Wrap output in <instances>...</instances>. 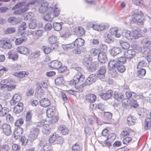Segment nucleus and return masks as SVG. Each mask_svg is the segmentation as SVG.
Returning a JSON list of instances; mask_svg holds the SVG:
<instances>
[{
    "label": "nucleus",
    "instance_id": "obj_21",
    "mask_svg": "<svg viewBox=\"0 0 151 151\" xmlns=\"http://www.w3.org/2000/svg\"><path fill=\"white\" fill-rule=\"evenodd\" d=\"M85 98L86 100L88 102L92 103L96 101V97L93 93H88L85 96Z\"/></svg>",
    "mask_w": 151,
    "mask_h": 151
},
{
    "label": "nucleus",
    "instance_id": "obj_57",
    "mask_svg": "<svg viewBox=\"0 0 151 151\" xmlns=\"http://www.w3.org/2000/svg\"><path fill=\"white\" fill-rule=\"evenodd\" d=\"M10 149V147L8 144L0 145V151H9Z\"/></svg>",
    "mask_w": 151,
    "mask_h": 151
},
{
    "label": "nucleus",
    "instance_id": "obj_45",
    "mask_svg": "<svg viewBox=\"0 0 151 151\" xmlns=\"http://www.w3.org/2000/svg\"><path fill=\"white\" fill-rule=\"evenodd\" d=\"M53 147L50 143H46L45 144L42 148L43 151H52Z\"/></svg>",
    "mask_w": 151,
    "mask_h": 151
},
{
    "label": "nucleus",
    "instance_id": "obj_64",
    "mask_svg": "<svg viewBox=\"0 0 151 151\" xmlns=\"http://www.w3.org/2000/svg\"><path fill=\"white\" fill-rule=\"evenodd\" d=\"M72 150L73 151H80L81 147L77 143H76L73 145Z\"/></svg>",
    "mask_w": 151,
    "mask_h": 151
},
{
    "label": "nucleus",
    "instance_id": "obj_15",
    "mask_svg": "<svg viewBox=\"0 0 151 151\" xmlns=\"http://www.w3.org/2000/svg\"><path fill=\"white\" fill-rule=\"evenodd\" d=\"M136 52L133 49L128 50L126 51H124L123 55L127 59L133 58L135 55Z\"/></svg>",
    "mask_w": 151,
    "mask_h": 151
},
{
    "label": "nucleus",
    "instance_id": "obj_2",
    "mask_svg": "<svg viewBox=\"0 0 151 151\" xmlns=\"http://www.w3.org/2000/svg\"><path fill=\"white\" fill-rule=\"evenodd\" d=\"M48 141L50 144L55 142V144L58 145H62L64 142V138L55 133L49 137Z\"/></svg>",
    "mask_w": 151,
    "mask_h": 151
},
{
    "label": "nucleus",
    "instance_id": "obj_47",
    "mask_svg": "<svg viewBox=\"0 0 151 151\" xmlns=\"http://www.w3.org/2000/svg\"><path fill=\"white\" fill-rule=\"evenodd\" d=\"M27 40V38L25 37H20L16 39L15 42V44L16 45H20Z\"/></svg>",
    "mask_w": 151,
    "mask_h": 151
},
{
    "label": "nucleus",
    "instance_id": "obj_63",
    "mask_svg": "<svg viewBox=\"0 0 151 151\" xmlns=\"http://www.w3.org/2000/svg\"><path fill=\"white\" fill-rule=\"evenodd\" d=\"M76 85H76L74 86L77 91L80 92H81L83 91L84 89V85H85L84 83H82L79 86H77Z\"/></svg>",
    "mask_w": 151,
    "mask_h": 151
},
{
    "label": "nucleus",
    "instance_id": "obj_62",
    "mask_svg": "<svg viewBox=\"0 0 151 151\" xmlns=\"http://www.w3.org/2000/svg\"><path fill=\"white\" fill-rule=\"evenodd\" d=\"M24 122L23 119L22 118L17 119L15 123V126L19 127L23 124Z\"/></svg>",
    "mask_w": 151,
    "mask_h": 151
},
{
    "label": "nucleus",
    "instance_id": "obj_53",
    "mask_svg": "<svg viewBox=\"0 0 151 151\" xmlns=\"http://www.w3.org/2000/svg\"><path fill=\"white\" fill-rule=\"evenodd\" d=\"M131 32L130 31L125 30L123 32V36L128 40H131Z\"/></svg>",
    "mask_w": 151,
    "mask_h": 151
},
{
    "label": "nucleus",
    "instance_id": "obj_25",
    "mask_svg": "<svg viewBox=\"0 0 151 151\" xmlns=\"http://www.w3.org/2000/svg\"><path fill=\"white\" fill-rule=\"evenodd\" d=\"M75 35L79 36H82L85 33V31L84 29L81 27H76L74 30Z\"/></svg>",
    "mask_w": 151,
    "mask_h": 151
},
{
    "label": "nucleus",
    "instance_id": "obj_40",
    "mask_svg": "<svg viewBox=\"0 0 151 151\" xmlns=\"http://www.w3.org/2000/svg\"><path fill=\"white\" fill-rule=\"evenodd\" d=\"M101 52V50L99 48H92L90 50V55L91 56H95L99 55Z\"/></svg>",
    "mask_w": 151,
    "mask_h": 151
},
{
    "label": "nucleus",
    "instance_id": "obj_52",
    "mask_svg": "<svg viewBox=\"0 0 151 151\" xmlns=\"http://www.w3.org/2000/svg\"><path fill=\"white\" fill-rule=\"evenodd\" d=\"M112 115V114L110 112H104V119L106 121L108 122L111 119Z\"/></svg>",
    "mask_w": 151,
    "mask_h": 151
},
{
    "label": "nucleus",
    "instance_id": "obj_28",
    "mask_svg": "<svg viewBox=\"0 0 151 151\" xmlns=\"http://www.w3.org/2000/svg\"><path fill=\"white\" fill-rule=\"evenodd\" d=\"M22 99L21 96L18 94L16 93L13 96L12 99L11 101V104L12 105H14L20 101Z\"/></svg>",
    "mask_w": 151,
    "mask_h": 151
},
{
    "label": "nucleus",
    "instance_id": "obj_58",
    "mask_svg": "<svg viewBox=\"0 0 151 151\" xmlns=\"http://www.w3.org/2000/svg\"><path fill=\"white\" fill-rule=\"evenodd\" d=\"M8 22L13 24H17L18 23V21L16 18L15 17H11L8 19Z\"/></svg>",
    "mask_w": 151,
    "mask_h": 151
},
{
    "label": "nucleus",
    "instance_id": "obj_31",
    "mask_svg": "<svg viewBox=\"0 0 151 151\" xmlns=\"http://www.w3.org/2000/svg\"><path fill=\"white\" fill-rule=\"evenodd\" d=\"M23 109V104L21 102L19 103L17 105L15 106L14 108L13 111L16 114H19L21 112Z\"/></svg>",
    "mask_w": 151,
    "mask_h": 151
},
{
    "label": "nucleus",
    "instance_id": "obj_26",
    "mask_svg": "<svg viewBox=\"0 0 151 151\" xmlns=\"http://www.w3.org/2000/svg\"><path fill=\"white\" fill-rule=\"evenodd\" d=\"M48 6L49 4L47 2H45L42 3L41 5L39 8V12L41 13H45L48 10Z\"/></svg>",
    "mask_w": 151,
    "mask_h": 151
},
{
    "label": "nucleus",
    "instance_id": "obj_46",
    "mask_svg": "<svg viewBox=\"0 0 151 151\" xmlns=\"http://www.w3.org/2000/svg\"><path fill=\"white\" fill-rule=\"evenodd\" d=\"M9 58L13 60H16L18 58V55L17 53H13L12 50H10L8 53Z\"/></svg>",
    "mask_w": 151,
    "mask_h": 151
},
{
    "label": "nucleus",
    "instance_id": "obj_16",
    "mask_svg": "<svg viewBox=\"0 0 151 151\" xmlns=\"http://www.w3.org/2000/svg\"><path fill=\"white\" fill-rule=\"evenodd\" d=\"M56 107L54 105H52L48 108L46 112L47 116L49 118H52L53 117L56 111Z\"/></svg>",
    "mask_w": 151,
    "mask_h": 151
},
{
    "label": "nucleus",
    "instance_id": "obj_4",
    "mask_svg": "<svg viewBox=\"0 0 151 151\" xmlns=\"http://www.w3.org/2000/svg\"><path fill=\"white\" fill-rule=\"evenodd\" d=\"M85 79V76L81 73L78 72L75 74L72 79L69 82V84L71 85H75L79 83L83 82Z\"/></svg>",
    "mask_w": 151,
    "mask_h": 151
},
{
    "label": "nucleus",
    "instance_id": "obj_42",
    "mask_svg": "<svg viewBox=\"0 0 151 151\" xmlns=\"http://www.w3.org/2000/svg\"><path fill=\"white\" fill-rule=\"evenodd\" d=\"M64 80L62 76L58 77L55 80V83L57 86L62 85L64 83Z\"/></svg>",
    "mask_w": 151,
    "mask_h": 151
},
{
    "label": "nucleus",
    "instance_id": "obj_12",
    "mask_svg": "<svg viewBox=\"0 0 151 151\" xmlns=\"http://www.w3.org/2000/svg\"><path fill=\"white\" fill-rule=\"evenodd\" d=\"M1 129L3 133L7 136H9L12 133L11 126L8 124H3L2 125Z\"/></svg>",
    "mask_w": 151,
    "mask_h": 151
},
{
    "label": "nucleus",
    "instance_id": "obj_13",
    "mask_svg": "<svg viewBox=\"0 0 151 151\" xmlns=\"http://www.w3.org/2000/svg\"><path fill=\"white\" fill-rule=\"evenodd\" d=\"M116 138V135L114 133H111L107 136L106 140L104 141V144L108 146H111L112 143Z\"/></svg>",
    "mask_w": 151,
    "mask_h": 151
},
{
    "label": "nucleus",
    "instance_id": "obj_54",
    "mask_svg": "<svg viewBox=\"0 0 151 151\" xmlns=\"http://www.w3.org/2000/svg\"><path fill=\"white\" fill-rule=\"evenodd\" d=\"M116 68L118 71L121 73L124 72L126 70L124 66L123 65L120 64H118Z\"/></svg>",
    "mask_w": 151,
    "mask_h": 151
},
{
    "label": "nucleus",
    "instance_id": "obj_50",
    "mask_svg": "<svg viewBox=\"0 0 151 151\" xmlns=\"http://www.w3.org/2000/svg\"><path fill=\"white\" fill-rule=\"evenodd\" d=\"M135 120L134 117L131 116H129L127 119V123L129 126H132L134 124Z\"/></svg>",
    "mask_w": 151,
    "mask_h": 151
},
{
    "label": "nucleus",
    "instance_id": "obj_61",
    "mask_svg": "<svg viewBox=\"0 0 151 151\" xmlns=\"http://www.w3.org/2000/svg\"><path fill=\"white\" fill-rule=\"evenodd\" d=\"M42 48L44 52L47 54L50 53L52 50H53L52 47L45 46H43Z\"/></svg>",
    "mask_w": 151,
    "mask_h": 151
},
{
    "label": "nucleus",
    "instance_id": "obj_44",
    "mask_svg": "<svg viewBox=\"0 0 151 151\" xmlns=\"http://www.w3.org/2000/svg\"><path fill=\"white\" fill-rule=\"evenodd\" d=\"M146 71L145 69L143 68L140 69L137 71L136 76L139 78H142L145 75Z\"/></svg>",
    "mask_w": 151,
    "mask_h": 151
},
{
    "label": "nucleus",
    "instance_id": "obj_17",
    "mask_svg": "<svg viewBox=\"0 0 151 151\" xmlns=\"http://www.w3.org/2000/svg\"><path fill=\"white\" fill-rule=\"evenodd\" d=\"M106 71V69L104 66L101 67L97 71V77L101 80L104 79Z\"/></svg>",
    "mask_w": 151,
    "mask_h": 151
},
{
    "label": "nucleus",
    "instance_id": "obj_22",
    "mask_svg": "<svg viewBox=\"0 0 151 151\" xmlns=\"http://www.w3.org/2000/svg\"><path fill=\"white\" fill-rule=\"evenodd\" d=\"M17 52L25 55L29 54L30 51L28 48L23 46H20L17 48Z\"/></svg>",
    "mask_w": 151,
    "mask_h": 151
},
{
    "label": "nucleus",
    "instance_id": "obj_33",
    "mask_svg": "<svg viewBox=\"0 0 151 151\" xmlns=\"http://www.w3.org/2000/svg\"><path fill=\"white\" fill-rule=\"evenodd\" d=\"M113 94V91L111 90H109L105 93L101 94V97L104 100H107L109 99Z\"/></svg>",
    "mask_w": 151,
    "mask_h": 151
},
{
    "label": "nucleus",
    "instance_id": "obj_59",
    "mask_svg": "<svg viewBox=\"0 0 151 151\" xmlns=\"http://www.w3.org/2000/svg\"><path fill=\"white\" fill-rule=\"evenodd\" d=\"M53 27L55 30L59 31L61 29L62 26L60 23L55 22L53 24Z\"/></svg>",
    "mask_w": 151,
    "mask_h": 151
},
{
    "label": "nucleus",
    "instance_id": "obj_32",
    "mask_svg": "<svg viewBox=\"0 0 151 151\" xmlns=\"http://www.w3.org/2000/svg\"><path fill=\"white\" fill-rule=\"evenodd\" d=\"M85 40L82 38H79L76 39L74 41L75 46L79 48L82 46L84 44Z\"/></svg>",
    "mask_w": 151,
    "mask_h": 151
},
{
    "label": "nucleus",
    "instance_id": "obj_55",
    "mask_svg": "<svg viewBox=\"0 0 151 151\" xmlns=\"http://www.w3.org/2000/svg\"><path fill=\"white\" fill-rule=\"evenodd\" d=\"M38 84V86H40L44 88H47L48 85V81H41L39 82Z\"/></svg>",
    "mask_w": 151,
    "mask_h": 151
},
{
    "label": "nucleus",
    "instance_id": "obj_30",
    "mask_svg": "<svg viewBox=\"0 0 151 151\" xmlns=\"http://www.w3.org/2000/svg\"><path fill=\"white\" fill-rule=\"evenodd\" d=\"M40 105L42 107H47L51 104L50 101L47 98H44L40 101Z\"/></svg>",
    "mask_w": 151,
    "mask_h": 151
},
{
    "label": "nucleus",
    "instance_id": "obj_56",
    "mask_svg": "<svg viewBox=\"0 0 151 151\" xmlns=\"http://www.w3.org/2000/svg\"><path fill=\"white\" fill-rule=\"evenodd\" d=\"M67 67L65 65H63L62 63L61 65L60 66L59 68H58L57 70L58 73H62L65 72L67 71Z\"/></svg>",
    "mask_w": 151,
    "mask_h": 151
},
{
    "label": "nucleus",
    "instance_id": "obj_3",
    "mask_svg": "<svg viewBox=\"0 0 151 151\" xmlns=\"http://www.w3.org/2000/svg\"><path fill=\"white\" fill-rule=\"evenodd\" d=\"M29 6L25 4L24 2H21L16 4L13 8V9H20L14 11L15 14H20L23 12H26L28 9Z\"/></svg>",
    "mask_w": 151,
    "mask_h": 151
},
{
    "label": "nucleus",
    "instance_id": "obj_7",
    "mask_svg": "<svg viewBox=\"0 0 151 151\" xmlns=\"http://www.w3.org/2000/svg\"><path fill=\"white\" fill-rule=\"evenodd\" d=\"M47 42L50 44V47L53 50H56L59 47V42L58 41L57 37L54 35H52L49 37Z\"/></svg>",
    "mask_w": 151,
    "mask_h": 151
},
{
    "label": "nucleus",
    "instance_id": "obj_60",
    "mask_svg": "<svg viewBox=\"0 0 151 151\" xmlns=\"http://www.w3.org/2000/svg\"><path fill=\"white\" fill-rule=\"evenodd\" d=\"M132 140V138L131 137H126L122 140L123 143L125 145H128Z\"/></svg>",
    "mask_w": 151,
    "mask_h": 151
},
{
    "label": "nucleus",
    "instance_id": "obj_18",
    "mask_svg": "<svg viewBox=\"0 0 151 151\" xmlns=\"http://www.w3.org/2000/svg\"><path fill=\"white\" fill-rule=\"evenodd\" d=\"M97 79V76L95 75L91 74L86 79L84 84L85 85H89L95 82Z\"/></svg>",
    "mask_w": 151,
    "mask_h": 151
},
{
    "label": "nucleus",
    "instance_id": "obj_1",
    "mask_svg": "<svg viewBox=\"0 0 151 151\" xmlns=\"http://www.w3.org/2000/svg\"><path fill=\"white\" fill-rule=\"evenodd\" d=\"M1 89L6 88L8 91L14 90L17 85L15 81L12 78H8L2 80L0 83Z\"/></svg>",
    "mask_w": 151,
    "mask_h": 151
},
{
    "label": "nucleus",
    "instance_id": "obj_24",
    "mask_svg": "<svg viewBox=\"0 0 151 151\" xmlns=\"http://www.w3.org/2000/svg\"><path fill=\"white\" fill-rule=\"evenodd\" d=\"M62 63L57 60H54L50 62L49 65L50 67L53 69L57 70L61 65Z\"/></svg>",
    "mask_w": 151,
    "mask_h": 151
},
{
    "label": "nucleus",
    "instance_id": "obj_36",
    "mask_svg": "<svg viewBox=\"0 0 151 151\" xmlns=\"http://www.w3.org/2000/svg\"><path fill=\"white\" fill-rule=\"evenodd\" d=\"M141 36V34L137 30H135L131 32V40L137 39Z\"/></svg>",
    "mask_w": 151,
    "mask_h": 151
},
{
    "label": "nucleus",
    "instance_id": "obj_10",
    "mask_svg": "<svg viewBox=\"0 0 151 151\" xmlns=\"http://www.w3.org/2000/svg\"><path fill=\"white\" fill-rule=\"evenodd\" d=\"M85 63L87 66L88 70L91 72L95 71L98 66L96 62H93L88 60L86 61Z\"/></svg>",
    "mask_w": 151,
    "mask_h": 151
},
{
    "label": "nucleus",
    "instance_id": "obj_41",
    "mask_svg": "<svg viewBox=\"0 0 151 151\" xmlns=\"http://www.w3.org/2000/svg\"><path fill=\"white\" fill-rule=\"evenodd\" d=\"M9 111V109L6 107H2V105L0 104V116H3L5 115Z\"/></svg>",
    "mask_w": 151,
    "mask_h": 151
},
{
    "label": "nucleus",
    "instance_id": "obj_38",
    "mask_svg": "<svg viewBox=\"0 0 151 151\" xmlns=\"http://www.w3.org/2000/svg\"><path fill=\"white\" fill-rule=\"evenodd\" d=\"M122 50L119 47H113L111 49L110 53L113 56H115L120 52H122Z\"/></svg>",
    "mask_w": 151,
    "mask_h": 151
},
{
    "label": "nucleus",
    "instance_id": "obj_49",
    "mask_svg": "<svg viewBox=\"0 0 151 151\" xmlns=\"http://www.w3.org/2000/svg\"><path fill=\"white\" fill-rule=\"evenodd\" d=\"M16 31V29L14 27H9L3 31L4 34L7 35L12 34Z\"/></svg>",
    "mask_w": 151,
    "mask_h": 151
},
{
    "label": "nucleus",
    "instance_id": "obj_37",
    "mask_svg": "<svg viewBox=\"0 0 151 151\" xmlns=\"http://www.w3.org/2000/svg\"><path fill=\"white\" fill-rule=\"evenodd\" d=\"M117 64L118 63L115 60H111L108 63V68L109 70H111L116 67Z\"/></svg>",
    "mask_w": 151,
    "mask_h": 151
},
{
    "label": "nucleus",
    "instance_id": "obj_29",
    "mask_svg": "<svg viewBox=\"0 0 151 151\" xmlns=\"http://www.w3.org/2000/svg\"><path fill=\"white\" fill-rule=\"evenodd\" d=\"M119 45L124 50H127L130 47L129 43L125 41L120 40L119 41Z\"/></svg>",
    "mask_w": 151,
    "mask_h": 151
},
{
    "label": "nucleus",
    "instance_id": "obj_20",
    "mask_svg": "<svg viewBox=\"0 0 151 151\" xmlns=\"http://www.w3.org/2000/svg\"><path fill=\"white\" fill-rule=\"evenodd\" d=\"M98 59L99 62L101 63H106L107 61V58L105 52H101L98 55Z\"/></svg>",
    "mask_w": 151,
    "mask_h": 151
},
{
    "label": "nucleus",
    "instance_id": "obj_34",
    "mask_svg": "<svg viewBox=\"0 0 151 151\" xmlns=\"http://www.w3.org/2000/svg\"><path fill=\"white\" fill-rule=\"evenodd\" d=\"M114 98L118 102L121 101L124 98V96L121 93L115 92L114 94Z\"/></svg>",
    "mask_w": 151,
    "mask_h": 151
},
{
    "label": "nucleus",
    "instance_id": "obj_39",
    "mask_svg": "<svg viewBox=\"0 0 151 151\" xmlns=\"http://www.w3.org/2000/svg\"><path fill=\"white\" fill-rule=\"evenodd\" d=\"M27 27L26 23L23 22L19 27L18 29V33L20 34V35H22L23 33H22V32L25 30Z\"/></svg>",
    "mask_w": 151,
    "mask_h": 151
},
{
    "label": "nucleus",
    "instance_id": "obj_19",
    "mask_svg": "<svg viewBox=\"0 0 151 151\" xmlns=\"http://www.w3.org/2000/svg\"><path fill=\"white\" fill-rule=\"evenodd\" d=\"M29 74L28 72L23 70L14 73L13 75L19 78H22L27 76Z\"/></svg>",
    "mask_w": 151,
    "mask_h": 151
},
{
    "label": "nucleus",
    "instance_id": "obj_27",
    "mask_svg": "<svg viewBox=\"0 0 151 151\" xmlns=\"http://www.w3.org/2000/svg\"><path fill=\"white\" fill-rule=\"evenodd\" d=\"M133 132V131L130 128L126 127L121 132L120 136L121 137L124 138L125 136L130 135Z\"/></svg>",
    "mask_w": 151,
    "mask_h": 151
},
{
    "label": "nucleus",
    "instance_id": "obj_9",
    "mask_svg": "<svg viewBox=\"0 0 151 151\" xmlns=\"http://www.w3.org/2000/svg\"><path fill=\"white\" fill-rule=\"evenodd\" d=\"M40 132V129L37 127H33L31 130L29 137L30 139L34 140L37 137Z\"/></svg>",
    "mask_w": 151,
    "mask_h": 151
},
{
    "label": "nucleus",
    "instance_id": "obj_6",
    "mask_svg": "<svg viewBox=\"0 0 151 151\" xmlns=\"http://www.w3.org/2000/svg\"><path fill=\"white\" fill-rule=\"evenodd\" d=\"M12 47L11 40L8 38H3L0 40V47L4 49L9 50Z\"/></svg>",
    "mask_w": 151,
    "mask_h": 151
},
{
    "label": "nucleus",
    "instance_id": "obj_11",
    "mask_svg": "<svg viewBox=\"0 0 151 151\" xmlns=\"http://www.w3.org/2000/svg\"><path fill=\"white\" fill-rule=\"evenodd\" d=\"M118 29L117 27H114L111 28L109 30V33L107 35L108 38H111L112 35H114L117 38H119L121 36V35L118 33Z\"/></svg>",
    "mask_w": 151,
    "mask_h": 151
},
{
    "label": "nucleus",
    "instance_id": "obj_43",
    "mask_svg": "<svg viewBox=\"0 0 151 151\" xmlns=\"http://www.w3.org/2000/svg\"><path fill=\"white\" fill-rule=\"evenodd\" d=\"M75 46L74 43H73L67 44H63L62 45V47L63 49L65 51L73 49Z\"/></svg>",
    "mask_w": 151,
    "mask_h": 151
},
{
    "label": "nucleus",
    "instance_id": "obj_23",
    "mask_svg": "<svg viewBox=\"0 0 151 151\" xmlns=\"http://www.w3.org/2000/svg\"><path fill=\"white\" fill-rule=\"evenodd\" d=\"M23 132V129L20 127L16 128L14 132V137L16 139H19Z\"/></svg>",
    "mask_w": 151,
    "mask_h": 151
},
{
    "label": "nucleus",
    "instance_id": "obj_5",
    "mask_svg": "<svg viewBox=\"0 0 151 151\" xmlns=\"http://www.w3.org/2000/svg\"><path fill=\"white\" fill-rule=\"evenodd\" d=\"M145 16L143 13L141 12L134 13L132 15V21L134 23H143L144 19Z\"/></svg>",
    "mask_w": 151,
    "mask_h": 151
},
{
    "label": "nucleus",
    "instance_id": "obj_51",
    "mask_svg": "<svg viewBox=\"0 0 151 151\" xmlns=\"http://www.w3.org/2000/svg\"><path fill=\"white\" fill-rule=\"evenodd\" d=\"M40 52L39 50H36L32 52L29 55V58L30 59L36 58L39 57L40 55Z\"/></svg>",
    "mask_w": 151,
    "mask_h": 151
},
{
    "label": "nucleus",
    "instance_id": "obj_14",
    "mask_svg": "<svg viewBox=\"0 0 151 151\" xmlns=\"http://www.w3.org/2000/svg\"><path fill=\"white\" fill-rule=\"evenodd\" d=\"M92 27L94 29L98 31H102L108 28L109 25L106 24H91Z\"/></svg>",
    "mask_w": 151,
    "mask_h": 151
},
{
    "label": "nucleus",
    "instance_id": "obj_35",
    "mask_svg": "<svg viewBox=\"0 0 151 151\" xmlns=\"http://www.w3.org/2000/svg\"><path fill=\"white\" fill-rule=\"evenodd\" d=\"M59 129L60 131L61 134L63 135H66L69 132V130L65 125L60 126L59 128Z\"/></svg>",
    "mask_w": 151,
    "mask_h": 151
},
{
    "label": "nucleus",
    "instance_id": "obj_48",
    "mask_svg": "<svg viewBox=\"0 0 151 151\" xmlns=\"http://www.w3.org/2000/svg\"><path fill=\"white\" fill-rule=\"evenodd\" d=\"M150 127H151V119L147 117L145 119V129L147 130Z\"/></svg>",
    "mask_w": 151,
    "mask_h": 151
},
{
    "label": "nucleus",
    "instance_id": "obj_8",
    "mask_svg": "<svg viewBox=\"0 0 151 151\" xmlns=\"http://www.w3.org/2000/svg\"><path fill=\"white\" fill-rule=\"evenodd\" d=\"M43 121L38 122L37 126L38 127H41L43 126L42 132L44 134H49L50 133L51 128L48 124H44V122Z\"/></svg>",
    "mask_w": 151,
    "mask_h": 151
}]
</instances>
